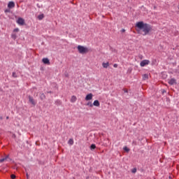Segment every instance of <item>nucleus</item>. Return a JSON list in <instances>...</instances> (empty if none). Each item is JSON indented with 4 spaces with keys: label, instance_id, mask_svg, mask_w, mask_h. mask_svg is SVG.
<instances>
[{
    "label": "nucleus",
    "instance_id": "1",
    "mask_svg": "<svg viewBox=\"0 0 179 179\" xmlns=\"http://www.w3.org/2000/svg\"><path fill=\"white\" fill-rule=\"evenodd\" d=\"M136 27L138 28L139 30H142L143 32V36H146L149 34L152 31V27L150 24L144 23L143 22H136Z\"/></svg>",
    "mask_w": 179,
    "mask_h": 179
},
{
    "label": "nucleus",
    "instance_id": "2",
    "mask_svg": "<svg viewBox=\"0 0 179 179\" xmlns=\"http://www.w3.org/2000/svg\"><path fill=\"white\" fill-rule=\"evenodd\" d=\"M77 48L80 54H87L89 52V49L86 47L78 45Z\"/></svg>",
    "mask_w": 179,
    "mask_h": 179
},
{
    "label": "nucleus",
    "instance_id": "3",
    "mask_svg": "<svg viewBox=\"0 0 179 179\" xmlns=\"http://www.w3.org/2000/svg\"><path fill=\"white\" fill-rule=\"evenodd\" d=\"M150 63V62L149 60L145 59V60H143L142 62H141L140 66L142 67L146 66V65H149Z\"/></svg>",
    "mask_w": 179,
    "mask_h": 179
},
{
    "label": "nucleus",
    "instance_id": "4",
    "mask_svg": "<svg viewBox=\"0 0 179 179\" xmlns=\"http://www.w3.org/2000/svg\"><path fill=\"white\" fill-rule=\"evenodd\" d=\"M168 83L169 85H177V80L175 78H171V80H169Z\"/></svg>",
    "mask_w": 179,
    "mask_h": 179
},
{
    "label": "nucleus",
    "instance_id": "5",
    "mask_svg": "<svg viewBox=\"0 0 179 179\" xmlns=\"http://www.w3.org/2000/svg\"><path fill=\"white\" fill-rule=\"evenodd\" d=\"M17 23L18 24H20V26H23V24H24V20H23V18H22V17H20L17 20Z\"/></svg>",
    "mask_w": 179,
    "mask_h": 179
},
{
    "label": "nucleus",
    "instance_id": "6",
    "mask_svg": "<svg viewBox=\"0 0 179 179\" xmlns=\"http://www.w3.org/2000/svg\"><path fill=\"white\" fill-rule=\"evenodd\" d=\"M92 99H93V94L92 93L87 94V96H85L86 101H89V100H92Z\"/></svg>",
    "mask_w": 179,
    "mask_h": 179
},
{
    "label": "nucleus",
    "instance_id": "7",
    "mask_svg": "<svg viewBox=\"0 0 179 179\" xmlns=\"http://www.w3.org/2000/svg\"><path fill=\"white\" fill-rule=\"evenodd\" d=\"M8 8H9V9H12L13 8H15V2L13 1H10L8 3Z\"/></svg>",
    "mask_w": 179,
    "mask_h": 179
},
{
    "label": "nucleus",
    "instance_id": "8",
    "mask_svg": "<svg viewBox=\"0 0 179 179\" xmlns=\"http://www.w3.org/2000/svg\"><path fill=\"white\" fill-rule=\"evenodd\" d=\"M42 62H43V64H45L46 65H50V59H48V58H43L42 59Z\"/></svg>",
    "mask_w": 179,
    "mask_h": 179
},
{
    "label": "nucleus",
    "instance_id": "9",
    "mask_svg": "<svg viewBox=\"0 0 179 179\" xmlns=\"http://www.w3.org/2000/svg\"><path fill=\"white\" fill-rule=\"evenodd\" d=\"M29 103H31L33 106H35L36 101H34V99L32 98L31 96H29Z\"/></svg>",
    "mask_w": 179,
    "mask_h": 179
},
{
    "label": "nucleus",
    "instance_id": "10",
    "mask_svg": "<svg viewBox=\"0 0 179 179\" xmlns=\"http://www.w3.org/2000/svg\"><path fill=\"white\" fill-rule=\"evenodd\" d=\"M94 106L95 107H100V102L99 101V100H95L92 103V106Z\"/></svg>",
    "mask_w": 179,
    "mask_h": 179
},
{
    "label": "nucleus",
    "instance_id": "11",
    "mask_svg": "<svg viewBox=\"0 0 179 179\" xmlns=\"http://www.w3.org/2000/svg\"><path fill=\"white\" fill-rule=\"evenodd\" d=\"M76 100H78V98H76V96L73 95L71 98V103H75L76 101Z\"/></svg>",
    "mask_w": 179,
    "mask_h": 179
},
{
    "label": "nucleus",
    "instance_id": "12",
    "mask_svg": "<svg viewBox=\"0 0 179 179\" xmlns=\"http://www.w3.org/2000/svg\"><path fill=\"white\" fill-rule=\"evenodd\" d=\"M102 66H103V68L107 69V68H108L110 66V63H108V62H106V63L103 62V63H102Z\"/></svg>",
    "mask_w": 179,
    "mask_h": 179
},
{
    "label": "nucleus",
    "instance_id": "13",
    "mask_svg": "<svg viewBox=\"0 0 179 179\" xmlns=\"http://www.w3.org/2000/svg\"><path fill=\"white\" fill-rule=\"evenodd\" d=\"M143 80H146V79H149V74H144L143 75Z\"/></svg>",
    "mask_w": 179,
    "mask_h": 179
},
{
    "label": "nucleus",
    "instance_id": "14",
    "mask_svg": "<svg viewBox=\"0 0 179 179\" xmlns=\"http://www.w3.org/2000/svg\"><path fill=\"white\" fill-rule=\"evenodd\" d=\"M11 37L13 40H16V38H17V35H16V34H12Z\"/></svg>",
    "mask_w": 179,
    "mask_h": 179
},
{
    "label": "nucleus",
    "instance_id": "15",
    "mask_svg": "<svg viewBox=\"0 0 179 179\" xmlns=\"http://www.w3.org/2000/svg\"><path fill=\"white\" fill-rule=\"evenodd\" d=\"M40 99L41 100H44V99H45V95L43 93L41 94Z\"/></svg>",
    "mask_w": 179,
    "mask_h": 179
},
{
    "label": "nucleus",
    "instance_id": "16",
    "mask_svg": "<svg viewBox=\"0 0 179 179\" xmlns=\"http://www.w3.org/2000/svg\"><path fill=\"white\" fill-rule=\"evenodd\" d=\"M91 150H94L96 149V145L95 144H92L90 146Z\"/></svg>",
    "mask_w": 179,
    "mask_h": 179
},
{
    "label": "nucleus",
    "instance_id": "17",
    "mask_svg": "<svg viewBox=\"0 0 179 179\" xmlns=\"http://www.w3.org/2000/svg\"><path fill=\"white\" fill-rule=\"evenodd\" d=\"M43 18H44V15H43V14L38 16V19L39 20H42V19H43Z\"/></svg>",
    "mask_w": 179,
    "mask_h": 179
},
{
    "label": "nucleus",
    "instance_id": "18",
    "mask_svg": "<svg viewBox=\"0 0 179 179\" xmlns=\"http://www.w3.org/2000/svg\"><path fill=\"white\" fill-rule=\"evenodd\" d=\"M69 145H73V139L70 138L68 142Z\"/></svg>",
    "mask_w": 179,
    "mask_h": 179
},
{
    "label": "nucleus",
    "instance_id": "19",
    "mask_svg": "<svg viewBox=\"0 0 179 179\" xmlns=\"http://www.w3.org/2000/svg\"><path fill=\"white\" fill-rule=\"evenodd\" d=\"M7 159H8V157L1 159L0 163H3V162H5V160H6Z\"/></svg>",
    "mask_w": 179,
    "mask_h": 179
},
{
    "label": "nucleus",
    "instance_id": "20",
    "mask_svg": "<svg viewBox=\"0 0 179 179\" xmlns=\"http://www.w3.org/2000/svg\"><path fill=\"white\" fill-rule=\"evenodd\" d=\"M12 76L13 78H17V75L15 72L13 73Z\"/></svg>",
    "mask_w": 179,
    "mask_h": 179
},
{
    "label": "nucleus",
    "instance_id": "21",
    "mask_svg": "<svg viewBox=\"0 0 179 179\" xmlns=\"http://www.w3.org/2000/svg\"><path fill=\"white\" fill-rule=\"evenodd\" d=\"M124 150H125V152H129V148H128V147H124Z\"/></svg>",
    "mask_w": 179,
    "mask_h": 179
},
{
    "label": "nucleus",
    "instance_id": "22",
    "mask_svg": "<svg viewBox=\"0 0 179 179\" xmlns=\"http://www.w3.org/2000/svg\"><path fill=\"white\" fill-rule=\"evenodd\" d=\"M17 31H19V29H18V28H15V29L13 30V33H17Z\"/></svg>",
    "mask_w": 179,
    "mask_h": 179
},
{
    "label": "nucleus",
    "instance_id": "23",
    "mask_svg": "<svg viewBox=\"0 0 179 179\" xmlns=\"http://www.w3.org/2000/svg\"><path fill=\"white\" fill-rule=\"evenodd\" d=\"M87 106H90V107H93V103L89 102L87 103Z\"/></svg>",
    "mask_w": 179,
    "mask_h": 179
},
{
    "label": "nucleus",
    "instance_id": "24",
    "mask_svg": "<svg viewBox=\"0 0 179 179\" xmlns=\"http://www.w3.org/2000/svg\"><path fill=\"white\" fill-rule=\"evenodd\" d=\"M11 178L12 179H15L16 178V176H15V175H11Z\"/></svg>",
    "mask_w": 179,
    "mask_h": 179
},
{
    "label": "nucleus",
    "instance_id": "25",
    "mask_svg": "<svg viewBox=\"0 0 179 179\" xmlns=\"http://www.w3.org/2000/svg\"><path fill=\"white\" fill-rule=\"evenodd\" d=\"M9 12H10V10H8V9L5 10V13H9Z\"/></svg>",
    "mask_w": 179,
    "mask_h": 179
},
{
    "label": "nucleus",
    "instance_id": "26",
    "mask_svg": "<svg viewBox=\"0 0 179 179\" xmlns=\"http://www.w3.org/2000/svg\"><path fill=\"white\" fill-rule=\"evenodd\" d=\"M132 173H136V169H134L132 170Z\"/></svg>",
    "mask_w": 179,
    "mask_h": 179
},
{
    "label": "nucleus",
    "instance_id": "27",
    "mask_svg": "<svg viewBox=\"0 0 179 179\" xmlns=\"http://www.w3.org/2000/svg\"><path fill=\"white\" fill-rule=\"evenodd\" d=\"M113 66H114V68H117V67H118V64H115L113 65Z\"/></svg>",
    "mask_w": 179,
    "mask_h": 179
},
{
    "label": "nucleus",
    "instance_id": "28",
    "mask_svg": "<svg viewBox=\"0 0 179 179\" xmlns=\"http://www.w3.org/2000/svg\"><path fill=\"white\" fill-rule=\"evenodd\" d=\"M123 90H124V93H128V90L124 89Z\"/></svg>",
    "mask_w": 179,
    "mask_h": 179
},
{
    "label": "nucleus",
    "instance_id": "29",
    "mask_svg": "<svg viewBox=\"0 0 179 179\" xmlns=\"http://www.w3.org/2000/svg\"><path fill=\"white\" fill-rule=\"evenodd\" d=\"M162 93H163V94H164V93H166V90H162Z\"/></svg>",
    "mask_w": 179,
    "mask_h": 179
},
{
    "label": "nucleus",
    "instance_id": "30",
    "mask_svg": "<svg viewBox=\"0 0 179 179\" xmlns=\"http://www.w3.org/2000/svg\"><path fill=\"white\" fill-rule=\"evenodd\" d=\"M27 178H29V173H27Z\"/></svg>",
    "mask_w": 179,
    "mask_h": 179
},
{
    "label": "nucleus",
    "instance_id": "31",
    "mask_svg": "<svg viewBox=\"0 0 179 179\" xmlns=\"http://www.w3.org/2000/svg\"><path fill=\"white\" fill-rule=\"evenodd\" d=\"M0 120H2V117H0Z\"/></svg>",
    "mask_w": 179,
    "mask_h": 179
},
{
    "label": "nucleus",
    "instance_id": "32",
    "mask_svg": "<svg viewBox=\"0 0 179 179\" xmlns=\"http://www.w3.org/2000/svg\"><path fill=\"white\" fill-rule=\"evenodd\" d=\"M9 118V117H7L6 119L8 120Z\"/></svg>",
    "mask_w": 179,
    "mask_h": 179
},
{
    "label": "nucleus",
    "instance_id": "33",
    "mask_svg": "<svg viewBox=\"0 0 179 179\" xmlns=\"http://www.w3.org/2000/svg\"><path fill=\"white\" fill-rule=\"evenodd\" d=\"M123 31H125V29H123Z\"/></svg>",
    "mask_w": 179,
    "mask_h": 179
}]
</instances>
